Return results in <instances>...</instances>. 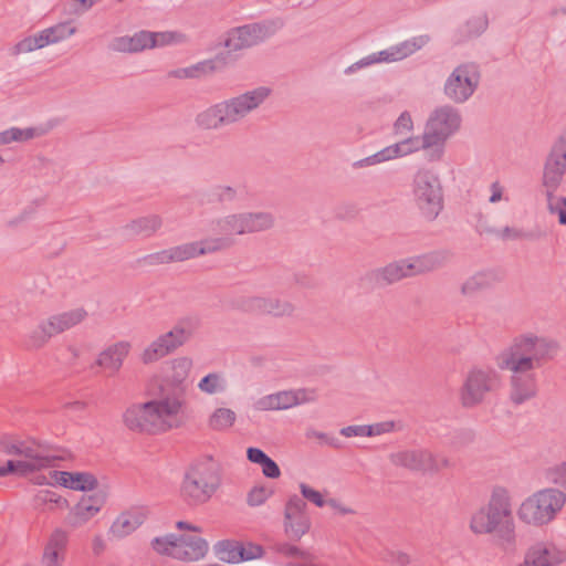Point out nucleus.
<instances>
[{
  "label": "nucleus",
  "mask_w": 566,
  "mask_h": 566,
  "mask_svg": "<svg viewBox=\"0 0 566 566\" xmlns=\"http://www.w3.org/2000/svg\"><path fill=\"white\" fill-rule=\"evenodd\" d=\"M168 250L171 263L185 262L190 259L198 258L197 247L193 241L171 247Z\"/></svg>",
  "instance_id": "obj_49"
},
{
  "label": "nucleus",
  "mask_w": 566,
  "mask_h": 566,
  "mask_svg": "<svg viewBox=\"0 0 566 566\" xmlns=\"http://www.w3.org/2000/svg\"><path fill=\"white\" fill-rule=\"evenodd\" d=\"M295 311L294 305L285 300L277 297H266L265 314L283 317L291 316Z\"/></svg>",
  "instance_id": "obj_45"
},
{
  "label": "nucleus",
  "mask_w": 566,
  "mask_h": 566,
  "mask_svg": "<svg viewBox=\"0 0 566 566\" xmlns=\"http://www.w3.org/2000/svg\"><path fill=\"white\" fill-rule=\"evenodd\" d=\"M170 371L161 384L154 389L147 387L148 400L135 402L123 412L124 426L140 434H163L181 426V412L185 407V381L192 367L188 357H178L169 363Z\"/></svg>",
  "instance_id": "obj_1"
},
{
  "label": "nucleus",
  "mask_w": 566,
  "mask_h": 566,
  "mask_svg": "<svg viewBox=\"0 0 566 566\" xmlns=\"http://www.w3.org/2000/svg\"><path fill=\"white\" fill-rule=\"evenodd\" d=\"M147 516L148 509L146 506H130L116 516L109 526L108 535L115 539H123L138 530Z\"/></svg>",
  "instance_id": "obj_21"
},
{
  "label": "nucleus",
  "mask_w": 566,
  "mask_h": 566,
  "mask_svg": "<svg viewBox=\"0 0 566 566\" xmlns=\"http://www.w3.org/2000/svg\"><path fill=\"white\" fill-rule=\"evenodd\" d=\"M451 259L446 250L432 251L426 254L406 258L410 276L421 275L444 266Z\"/></svg>",
  "instance_id": "obj_23"
},
{
  "label": "nucleus",
  "mask_w": 566,
  "mask_h": 566,
  "mask_svg": "<svg viewBox=\"0 0 566 566\" xmlns=\"http://www.w3.org/2000/svg\"><path fill=\"white\" fill-rule=\"evenodd\" d=\"M544 476L548 483L566 490V460L548 467Z\"/></svg>",
  "instance_id": "obj_47"
},
{
  "label": "nucleus",
  "mask_w": 566,
  "mask_h": 566,
  "mask_svg": "<svg viewBox=\"0 0 566 566\" xmlns=\"http://www.w3.org/2000/svg\"><path fill=\"white\" fill-rule=\"evenodd\" d=\"M566 562V548L552 542H537L531 545L523 562L516 566H559Z\"/></svg>",
  "instance_id": "obj_20"
},
{
  "label": "nucleus",
  "mask_w": 566,
  "mask_h": 566,
  "mask_svg": "<svg viewBox=\"0 0 566 566\" xmlns=\"http://www.w3.org/2000/svg\"><path fill=\"white\" fill-rule=\"evenodd\" d=\"M564 176L565 172L557 170V168H553L544 163L542 174V187L544 192L557 191L564 180Z\"/></svg>",
  "instance_id": "obj_44"
},
{
  "label": "nucleus",
  "mask_w": 566,
  "mask_h": 566,
  "mask_svg": "<svg viewBox=\"0 0 566 566\" xmlns=\"http://www.w3.org/2000/svg\"><path fill=\"white\" fill-rule=\"evenodd\" d=\"M217 464L210 458L193 462L185 472L180 496L189 505L208 502L220 486Z\"/></svg>",
  "instance_id": "obj_6"
},
{
  "label": "nucleus",
  "mask_w": 566,
  "mask_h": 566,
  "mask_svg": "<svg viewBox=\"0 0 566 566\" xmlns=\"http://www.w3.org/2000/svg\"><path fill=\"white\" fill-rule=\"evenodd\" d=\"M212 197L218 203L232 202L238 198V188L229 185H217L212 189Z\"/></svg>",
  "instance_id": "obj_52"
},
{
  "label": "nucleus",
  "mask_w": 566,
  "mask_h": 566,
  "mask_svg": "<svg viewBox=\"0 0 566 566\" xmlns=\"http://www.w3.org/2000/svg\"><path fill=\"white\" fill-rule=\"evenodd\" d=\"M489 20L485 13L472 17L460 29V40H469L481 35L488 28Z\"/></svg>",
  "instance_id": "obj_36"
},
{
  "label": "nucleus",
  "mask_w": 566,
  "mask_h": 566,
  "mask_svg": "<svg viewBox=\"0 0 566 566\" xmlns=\"http://www.w3.org/2000/svg\"><path fill=\"white\" fill-rule=\"evenodd\" d=\"M499 385L500 375L495 369L491 367L471 368L459 390L461 406L468 409L480 406Z\"/></svg>",
  "instance_id": "obj_10"
},
{
  "label": "nucleus",
  "mask_w": 566,
  "mask_h": 566,
  "mask_svg": "<svg viewBox=\"0 0 566 566\" xmlns=\"http://www.w3.org/2000/svg\"><path fill=\"white\" fill-rule=\"evenodd\" d=\"M545 164L566 174V138H558L552 146Z\"/></svg>",
  "instance_id": "obj_38"
},
{
  "label": "nucleus",
  "mask_w": 566,
  "mask_h": 566,
  "mask_svg": "<svg viewBox=\"0 0 566 566\" xmlns=\"http://www.w3.org/2000/svg\"><path fill=\"white\" fill-rule=\"evenodd\" d=\"M462 117L455 107L441 105L427 118L424 134L433 146V156L442 159L447 140L461 127Z\"/></svg>",
  "instance_id": "obj_8"
},
{
  "label": "nucleus",
  "mask_w": 566,
  "mask_h": 566,
  "mask_svg": "<svg viewBox=\"0 0 566 566\" xmlns=\"http://www.w3.org/2000/svg\"><path fill=\"white\" fill-rule=\"evenodd\" d=\"M65 553L50 549L44 546L43 555H42V564L43 566H61L64 560Z\"/></svg>",
  "instance_id": "obj_59"
},
{
  "label": "nucleus",
  "mask_w": 566,
  "mask_h": 566,
  "mask_svg": "<svg viewBox=\"0 0 566 566\" xmlns=\"http://www.w3.org/2000/svg\"><path fill=\"white\" fill-rule=\"evenodd\" d=\"M430 41V36L427 34H421L417 36H412L403 42H400L395 45L396 54L398 61H401L413 53L418 52L422 48H424Z\"/></svg>",
  "instance_id": "obj_33"
},
{
  "label": "nucleus",
  "mask_w": 566,
  "mask_h": 566,
  "mask_svg": "<svg viewBox=\"0 0 566 566\" xmlns=\"http://www.w3.org/2000/svg\"><path fill=\"white\" fill-rule=\"evenodd\" d=\"M130 349L132 344L129 342H116L102 350L95 363L97 366L108 371L109 375H115L120 370Z\"/></svg>",
  "instance_id": "obj_24"
},
{
  "label": "nucleus",
  "mask_w": 566,
  "mask_h": 566,
  "mask_svg": "<svg viewBox=\"0 0 566 566\" xmlns=\"http://www.w3.org/2000/svg\"><path fill=\"white\" fill-rule=\"evenodd\" d=\"M565 505V491L554 486L544 488L523 500L517 509V517L528 526L543 527L552 523Z\"/></svg>",
  "instance_id": "obj_5"
},
{
  "label": "nucleus",
  "mask_w": 566,
  "mask_h": 566,
  "mask_svg": "<svg viewBox=\"0 0 566 566\" xmlns=\"http://www.w3.org/2000/svg\"><path fill=\"white\" fill-rule=\"evenodd\" d=\"M367 424L347 426L340 429L339 433L346 438L368 437Z\"/></svg>",
  "instance_id": "obj_62"
},
{
  "label": "nucleus",
  "mask_w": 566,
  "mask_h": 566,
  "mask_svg": "<svg viewBox=\"0 0 566 566\" xmlns=\"http://www.w3.org/2000/svg\"><path fill=\"white\" fill-rule=\"evenodd\" d=\"M394 428L395 423L392 421H384L375 424H367V431H370L368 433V437L380 436L384 433L391 432Z\"/></svg>",
  "instance_id": "obj_64"
},
{
  "label": "nucleus",
  "mask_w": 566,
  "mask_h": 566,
  "mask_svg": "<svg viewBox=\"0 0 566 566\" xmlns=\"http://www.w3.org/2000/svg\"><path fill=\"white\" fill-rule=\"evenodd\" d=\"M61 485L75 491H92L97 486V479L88 472H59Z\"/></svg>",
  "instance_id": "obj_30"
},
{
  "label": "nucleus",
  "mask_w": 566,
  "mask_h": 566,
  "mask_svg": "<svg viewBox=\"0 0 566 566\" xmlns=\"http://www.w3.org/2000/svg\"><path fill=\"white\" fill-rule=\"evenodd\" d=\"M240 552L242 553V562L261 558L264 554L261 545L250 542L247 544L240 542Z\"/></svg>",
  "instance_id": "obj_57"
},
{
  "label": "nucleus",
  "mask_w": 566,
  "mask_h": 566,
  "mask_svg": "<svg viewBox=\"0 0 566 566\" xmlns=\"http://www.w3.org/2000/svg\"><path fill=\"white\" fill-rule=\"evenodd\" d=\"M67 543H69V533L61 527H56L50 534L48 542L45 544V547L65 553Z\"/></svg>",
  "instance_id": "obj_51"
},
{
  "label": "nucleus",
  "mask_w": 566,
  "mask_h": 566,
  "mask_svg": "<svg viewBox=\"0 0 566 566\" xmlns=\"http://www.w3.org/2000/svg\"><path fill=\"white\" fill-rule=\"evenodd\" d=\"M273 494V491L270 488L264 485H255L253 486L248 495L247 503L250 506H260L265 503V501Z\"/></svg>",
  "instance_id": "obj_53"
},
{
  "label": "nucleus",
  "mask_w": 566,
  "mask_h": 566,
  "mask_svg": "<svg viewBox=\"0 0 566 566\" xmlns=\"http://www.w3.org/2000/svg\"><path fill=\"white\" fill-rule=\"evenodd\" d=\"M300 491H301V494H302L303 499L310 501L311 503L315 504L318 507H323L326 504V502H327V501L324 500V497L321 494V492L314 490L313 488H311L306 483H301L300 484Z\"/></svg>",
  "instance_id": "obj_58"
},
{
  "label": "nucleus",
  "mask_w": 566,
  "mask_h": 566,
  "mask_svg": "<svg viewBox=\"0 0 566 566\" xmlns=\"http://www.w3.org/2000/svg\"><path fill=\"white\" fill-rule=\"evenodd\" d=\"M415 125L411 114L407 111L402 112L394 123V134L396 136H407L413 132Z\"/></svg>",
  "instance_id": "obj_54"
},
{
  "label": "nucleus",
  "mask_w": 566,
  "mask_h": 566,
  "mask_svg": "<svg viewBox=\"0 0 566 566\" xmlns=\"http://www.w3.org/2000/svg\"><path fill=\"white\" fill-rule=\"evenodd\" d=\"M277 27L273 22L251 23L228 32L224 46L229 51H240L258 45L272 36Z\"/></svg>",
  "instance_id": "obj_17"
},
{
  "label": "nucleus",
  "mask_w": 566,
  "mask_h": 566,
  "mask_svg": "<svg viewBox=\"0 0 566 566\" xmlns=\"http://www.w3.org/2000/svg\"><path fill=\"white\" fill-rule=\"evenodd\" d=\"M406 259H400L374 270L373 280L381 285H390L403 279L411 277Z\"/></svg>",
  "instance_id": "obj_27"
},
{
  "label": "nucleus",
  "mask_w": 566,
  "mask_h": 566,
  "mask_svg": "<svg viewBox=\"0 0 566 566\" xmlns=\"http://www.w3.org/2000/svg\"><path fill=\"white\" fill-rule=\"evenodd\" d=\"M216 553L218 557L230 564L242 562V553L240 552V542L237 541H221L216 545Z\"/></svg>",
  "instance_id": "obj_37"
},
{
  "label": "nucleus",
  "mask_w": 566,
  "mask_h": 566,
  "mask_svg": "<svg viewBox=\"0 0 566 566\" xmlns=\"http://www.w3.org/2000/svg\"><path fill=\"white\" fill-rule=\"evenodd\" d=\"M86 317L87 312L83 307L53 314L40 322L38 327L30 335V338L33 345L41 347L52 337L77 326L84 322Z\"/></svg>",
  "instance_id": "obj_16"
},
{
  "label": "nucleus",
  "mask_w": 566,
  "mask_h": 566,
  "mask_svg": "<svg viewBox=\"0 0 566 566\" xmlns=\"http://www.w3.org/2000/svg\"><path fill=\"white\" fill-rule=\"evenodd\" d=\"M480 80L481 72L478 64L472 62L462 63L447 77L443 93L449 101L463 104L478 90Z\"/></svg>",
  "instance_id": "obj_13"
},
{
  "label": "nucleus",
  "mask_w": 566,
  "mask_h": 566,
  "mask_svg": "<svg viewBox=\"0 0 566 566\" xmlns=\"http://www.w3.org/2000/svg\"><path fill=\"white\" fill-rule=\"evenodd\" d=\"M501 280V274L494 270L479 271L462 283L460 291L463 296H472L481 291L493 287Z\"/></svg>",
  "instance_id": "obj_26"
},
{
  "label": "nucleus",
  "mask_w": 566,
  "mask_h": 566,
  "mask_svg": "<svg viewBox=\"0 0 566 566\" xmlns=\"http://www.w3.org/2000/svg\"><path fill=\"white\" fill-rule=\"evenodd\" d=\"M198 328L196 317H184L174 327L164 334L158 335L140 352L138 359L143 365H153L172 354L186 344Z\"/></svg>",
  "instance_id": "obj_7"
},
{
  "label": "nucleus",
  "mask_w": 566,
  "mask_h": 566,
  "mask_svg": "<svg viewBox=\"0 0 566 566\" xmlns=\"http://www.w3.org/2000/svg\"><path fill=\"white\" fill-rule=\"evenodd\" d=\"M197 247V255H206L229 249L233 244L232 238L221 234L220 237L205 238L193 241Z\"/></svg>",
  "instance_id": "obj_31"
},
{
  "label": "nucleus",
  "mask_w": 566,
  "mask_h": 566,
  "mask_svg": "<svg viewBox=\"0 0 566 566\" xmlns=\"http://www.w3.org/2000/svg\"><path fill=\"white\" fill-rule=\"evenodd\" d=\"M469 526L475 535L494 534L504 551H515L516 532L511 492L502 485L493 486L486 505L472 514Z\"/></svg>",
  "instance_id": "obj_3"
},
{
  "label": "nucleus",
  "mask_w": 566,
  "mask_h": 566,
  "mask_svg": "<svg viewBox=\"0 0 566 566\" xmlns=\"http://www.w3.org/2000/svg\"><path fill=\"white\" fill-rule=\"evenodd\" d=\"M76 32V28L71 23H59L54 27L41 31L43 38L48 41V45L64 40Z\"/></svg>",
  "instance_id": "obj_43"
},
{
  "label": "nucleus",
  "mask_w": 566,
  "mask_h": 566,
  "mask_svg": "<svg viewBox=\"0 0 566 566\" xmlns=\"http://www.w3.org/2000/svg\"><path fill=\"white\" fill-rule=\"evenodd\" d=\"M366 60L367 61L365 62V64H368V65H371L375 63L397 62L398 59H397L395 45H391L386 50L373 53V54L366 56Z\"/></svg>",
  "instance_id": "obj_55"
},
{
  "label": "nucleus",
  "mask_w": 566,
  "mask_h": 566,
  "mask_svg": "<svg viewBox=\"0 0 566 566\" xmlns=\"http://www.w3.org/2000/svg\"><path fill=\"white\" fill-rule=\"evenodd\" d=\"M558 350L559 344L555 339L524 333L496 354L494 360L497 368L511 373L509 398L513 405L521 406L537 396L534 370L554 359Z\"/></svg>",
  "instance_id": "obj_2"
},
{
  "label": "nucleus",
  "mask_w": 566,
  "mask_h": 566,
  "mask_svg": "<svg viewBox=\"0 0 566 566\" xmlns=\"http://www.w3.org/2000/svg\"><path fill=\"white\" fill-rule=\"evenodd\" d=\"M500 238L503 240H530L535 241L539 240L544 237V232L536 231H525L523 229L505 227L499 233Z\"/></svg>",
  "instance_id": "obj_48"
},
{
  "label": "nucleus",
  "mask_w": 566,
  "mask_h": 566,
  "mask_svg": "<svg viewBox=\"0 0 566 566\" xmlns=\"http://www.w3.org/2000/svg\"><path fill=\"white\" fill-rule=\"evenodd\" d=\"M413 196L422 214L432 220L442 209V190L438 176L420 169L413 177Z\"/></svg>",
  "instance_id": "obj_12"
},
{
  "label": "nucleus",
  "mask_w": 566,
  "mask_h": 566,
  "mask_svg": "<svg viewBox=\"0 0 566 566\" xmlns=\"http://www.w3.org/2000/svg\"><path fill=\"white\" fill-rule=\"evenodd\" d=\"M266 297L244 296L237 301V307L243 312L265 314Z\"/></svg>",
  "instance_id": "obj_50"
},
{
  "label": "nucleus",
  "mask_w": 566,
  "mask_h": 566,
  "mask_svg": "<svg viewBox=\"0 0 566 566\" xmlns=\"http://www.w3.org/2000/svg\"><path fill=\"white\" fill-rule=\"evenodd\" d=\"M151 35L154 48L176 42V38L180 36L179 34L172 32H151Z\"/></svg>",
  "instance_id": "obj_61"
},
{
  "label": "nucleus",
  "mask_w": 566,
  "mask_h": 566,
  "mask_svg": "<svg viewBox=\"0 0 566 566\" xmlns=\"http://www.w3.org/2000/svg\"><path fill=\"white\" fill-rule=\"evenodd\" d=\"M389 461L397 468L415 472H438L450 465L447 458L422 448L397 450L389 454Z\"/></svg>",
  "instance_id": "obj_15"
},
{
  "label": "nucleus",
  "mask_w": 566,
  "mask_h": 566,
  "mask_svg": "<svg viewBox=\"0 0 566 566\" xmlns=\"http://www.w3.org/2000/svg\"><path fill=\"white\" fill-rule=\"evenodd\" d=\"M48 45V41L43 38L42 33L39 32L34 35L24 38L20 42H18L12 50V54L19 55L23 53H29L34 50L42 49Z\"/></svg>",
  "instance_id": "obj_46"
},
{
  "label": "nucleus",
  "mask_w": 566,
  "mask_h": 566,
  "mask_svg": "<svg viewBox=\"0 0 566 566\" xmlns=\"http://www.w3.org/2000/svg\"><path fill=\"white\" fill-rule=\"evenodd\" d=\"M544 195L548 212L558 217L559 224L566 226V197L556 195V191H547Z\"/></svg>",
  "instance_id": "obj_41"
},
{
  "label": "nucleus",
  "mask_w": 566,
  "mask_h": 566,
  "mask_svg": "<svg viewBox=\"0 0 566 566\" xmlns=\"http://www.w3.org/2000/svg\"><path fill=\"white\" fill-rule=\"evenodd\" d=\"M0 447L6 454L22 458L20 461L28 467L25 469L29 474L49 468L52 463V458L48 454L45 447L34 439L2 438Z\"/></svg>",
  "instance_id": "obj_14"
},
{
  "label": "nucleus",
  "mask_w": 566,
  "mask_h": 566,
  "mask_svg": "<svg viewBox=\"0 0 566 566\" xmlns=\"http://www.w3.org/2000/svg\"><path fill=\"white\" fill-rule=\"evenodd\" d=\"M144 262L148 265L168 264L170 262L169 250L165 249L144 256Z\"/></svg>",
  "instance_id": "obj_60"
},
{
  "label": "nucleus",
  "mask_w": 566,
  "mask_h": 566,
  "mask_svg": "<svg viewBox=\"0 0 566 566\" xmlns=\"http://www.w3.org/2000/svg\"><path fill=\"white\" fill-rule=\"evenodd\" d=\"M399 148L400 158L410 156L420 150H423L426 158L429 161H439L440 157L433 156V146L430 140L427 139L424 132L421 135H410L401 140L397 142Z\"/></svg>",
  "instance_id": "obj_28"
},
{
  "label": "nucleus",
  "mask_w": 566,
  "mask_h": 566,
  "mask_svg": "<svg viewBox=\"0 0 566 566\" xmlns=\"http://www.w3.org/2000/svg\"><path fill=\"white\" fill-rule=\"evenodd\" d=\"M237 419L235 412L229 408L216 409L209 418V427L213 430H227L231 428Z\"/></svg>",
  "instance_id": "obj_42"
},
{
  "label": "nucleus",
  "mask_w": 566,
  "mask_h": 566,
  "mask_svg": "<svg viewBox=\"0 0 566 566\" xmlns=\"http://www.w3.org/2000/svg\"><path fill=\"white\" fill-rule=\"evenodd\" d=\"M271 93V88L258 86L223 99L200 112L196 123L202 129H220L238 124L263 105Z\"/></svg>",
  "instance_id": "obj_4"
},
{
  "label": "nucleus",
  "mask_w": 566,
  "mask_h": 566,
  "mask_svg": "<svg viewBox=\"0 0 566 566\" xmlns=\"http://www.w3.org/2000/svg\"><path fill=\"white\" fill-rule=\"evenodd\" d=\"M41 134L38 132V129L33 128V127H28V128L11 127L9 129L0 132V146L8 145L13 142H17V143L27 142V140L33 139L34 137H38Z\"/></svg>",
  "instance_id": "obj_34"
},
{
  "label": "nucleus",
  "mask_w": 566,
  "mask_h": 566,
  "mask_svg": "<svg viewBox=\"0 0 566 566\" xmlns=\"http://www.w3.org/2000/svg\"><path fill=\"white\" fill-rule=\"evenodd\" d=\"M214 70V61L207 60L188 67L175 70L170 73V75L177 78H196L200 77L201 75L212 73Z\"/></svg>",
  "instance_id": "obj_35"
},
{
  "label": "nucleus",
  "mask_w": 566,
  "mask_h": 566,
  "mask_svg": "<svg viewBox=\"0 0 566 566\" xmlns=\"http://www.w3.org/2000/svg\"><path fill=\"white\" fill-rule=\"evenodd\" d=\"M316 399L314 389L298 388L281 390L259 398L253 407L259 411L286 410Z\"/></svg>",
  "instance_id": "obj_18"
},
{
  "label": "nucleus",
  "mask_w": 566,
  "mask_h": 566,
  "mask_svg": "<svg viewBox=\"0 0 566 566\" xmlns=\"http://www.w3.org/2000/svg\"><path fill=\"white\" fill-rule=\"evenodd\" d=\"M275 219L268 211L230 213L212 221V229L219 234L244 235L264 232L274 227Z\"/></svg>",
  "instance_id": "obj_9"
},
{
  "label": "nucleus",
  "mask_w": 566,
  "mask_h": 566,
  "mask_svg": "<svg viewBox=\"0 0 566 566\" xmlns=\"http://www.w3.org/2000/svg\"><path fill=\"white\" fill-rule=\"evenodd\" d=\"M105 504L103 494L84 495L70 510L66 524L72 528H80L96 516Z\"/></svg>",
  "instance_id": "obj_22"
},
{
  "label": "nucleus",
  "mask_w": 566,
  "mask_h": 566,
  "mask_svg": "<svg viewBox=\"0 0 566 566\" xmlns=\"http://www.w3.org/2000/svg\"><path fill=\"white\" fill-rule=\"evenodd\" d=\"M311 527V520L306 514V503L298 495L289 497L284 509V530L294 541L301 539Z\"/></svg>",
  "instance_id": "obj_19"
},
{
  "label": "nucleus",
  "mask_w": 566,
  "mask_h": 566,
  "mask_svg": "<svg viewBox=\"0 0 566 566\" xmlns=\"http://www.w3.org/2000/svg\"><path fill=\"white\" fill-rule=\"evenodd\" d=\"M262 473L269 479H277L281 475V470L276 462L270 457L265 459L261 464Z\"/></svg>",
  "instance_id": "obj_63"
},
{
  "label": "nucleus",
  "mask_w": 566,
  "mask_h": 566,
  "mask_svg": "<svg viewBox=\"0 0 566 566\" xmlns=\"http://www.w3.org/2000/svg\"><path fill=\"white\" fill-rule=\"evenodd\" d=\"M397 158H400V155H399L398 145H397V143H395V144H391V145L380 149L379 151H377L368 157H365L363 159L355 161L353 164V166L355 168H363V167L382 164V163L394 160Z\"/></svg>",
  "instance_id": "obj_32"
},
{
  "label": "nucleus",
  "mask_w": 566,
  "mask_h": 566,
  "mask_svg": "<svg viewBox=\"0 0 566 566\" xmlns=\"http://www.w3.org/2000/svg\"><path fill=\"white\" fill-rule=\"evenodd\" d=\"M163 227V218L159 214H147L128 222L124 229L130 235L144 238L153 237Z\"/></svg>",
  "instance_id": "obj_29"
},
{
  "label": "nucleus",
  "mask_w": 566,
  "mask_h": 566,
  "mask_svg": "<svg viewBox=\"0 0 566 566\" xmlns=\"http://www.w3.org/2000/svg\"><path fill=\"white\" fill-rule=\"evenodd\" d=\"M33 501H34V506L36 509H41V510H44V509L52 510L53 506L61 507V509L67 506V501L51 490H40L35 494Z\"/></svg>",
  "instance_id": "obj_39"
},
{
  "label": "nucleus",
  "mask_w": 566,
  "mask_h": 566,
  "mask_svg": "<svg viewBox=\"0 0 566 566\" xmlns=\"http://www.w3.org/2000/svg\"><path fill=\"white\" fill-rule=\"evenodd\" d=\"M150 545L157 554L182 562L199 560L208 552V543L199 536L191 535L166 534L153 538Z\"/></svg>",
  "instance_id": "obj_11"
},
{
  "label": "nucleus",
  "mask_w": 566,
  "mask_h": 566,
  "mask_svg": "<svg viewBox=\"0 0 566 566\" xmlns=\"http://www.w3.org/2000/svg\"><path fill=\"white\" fill-rule=\"evenodd\" d=\"M198 388L207 395L221 394L227 389V380L219 373H210L198 382Z\"/></svg>",
  "instance_id": "obj_40"
},
{
  "label": "nucleus",
  "mask_w": 566,
  "mask_h": 566,
  "mask_svg": "<svg viewBox=\"0 0 566 566\" xmlns=\"http://www.w3.org/2000/svg\"><path fill=\"white\" fill-rule=\"evenodd\" d=\"M382 559L392 566H408L411 563L409 554L402 551L388 549L384 553Z\"/></svg>",
  "instance_id": "obj_56"
},
{
  "label": "nucleus",
  "mask_w": 566,
  "mask_h": 566,
  "mask_svg": "<svg viewBox=\"0 0 566 566\" xmlns=\"http://www.w3.org/2000/svg\"><path fill=\"white\" fill-rule=\"evenodd\" d=\"M150 31H139L134 35L117 36L109 43V49L114 52L136 53L146 49H153Z\"/></svg>",
  "instance_id": "obj_25"
}]
</instances>
